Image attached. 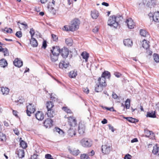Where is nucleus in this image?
Returning a JSON list of instances; mask_svg holds the SVG:
<instances>
[{
	"mask_svg": "<svg viewBox=\"0 0 159 159\" xmlns=\"http://www.w3.org/2000/svg\"><path fill=\"white\" fill-rule=\"evenodd\" d=\"M122 17L120 16L113 15L110 16L107 21L108 25L116 28L119 25V20Z\"/></svg>",
	"mask_w": 159,
	"mask_h": 159,
	"instance_id": "f257e3e1",
	"label": "nucleus"
},
{
	"mask_svg": "<svg viewBox=\"0 0 159 159\" xmlns=\"http://www.w3.org/2000/svg\"><path fill=\"white\" fill-rule=\"evenodd\" d=\"M70 23V25L69 26V30L74 31L79 29L80 21L78 19H75L71 21Z\"/></svg>",
	"mask_w": 159,
	"mask_h": 159,
	"instance_id": "f03ea898",
	"label": "nucleus"
},
{
	"mask_svg": "<svg viewBox=\"0 0 159 159\" xmlns=\"http://www.w3.org/2000/svg\"><path fill=\"white\" fill-rule=\"evenodd\" d=\"M80 143L84 147L89 148L92 146L93 143L91 139L87 138H84L80 141Z\"/></svg>",
	"mask_w": 159,
	"mask_h": 159,
	"instance_id": "7ed1b4c3",
	"label": "nucleus"
},
{
	"mask_svg": "<svg viewBox=\"0 0 159 159\" xmlns=\"http://www.w3.org/2000/svg\"><path fill=\"white\" fill-rule=\"evenodd\" d=\"M112 147L110 144H105L102 146V151L103 153L107 154L110 152Z\"/></svg>",
	"mask_w": 159,
	"mask_h": 159,
	"instance_id": "20e7f679",
	"label": "nucleus"
},
{
	"mask_svg": "<svg viewBox=\"0 0 159 159\" xmlns=\"http://www.w3.org/2000/svg\"><path fill=\"white\" fill-rule=\"evenodd\" d=\"M35 111V107L32 103H29L27 106L26 113L29 116H31V114L34 113Z\"/></svg>",
	"mask_w": 159,
	"mask_h": 159,
	"instance_id": "39448f33",
	"label": "nucleus"
},
{
	"mask_svg": "<svg viewBox=\"0 0 159 159\" xmlns=\"http://www.w3.org/2000/svg\"><path fill=\"white\" fill-rule=\"evenodd\" d=\"M143 3L145 6L152 8L155 5L156 2L155 0H143Z\"/></svg>",
	"mask_w": 159,
	"mask_h": 159,
	"instance_id": "423d86ee",
	"label": "nucleus"
},
{
	"mask_svg": "<svg viewBox=\"0 0 159 159\" xmlns=\"http://www.w3.org/2000/svg\"><path fill=\"white\" fill-rule=\"evenodd\" d=\"M60 53L62 57L64 58H67L69 54V49L66 48L64 47L60 50Z\"/></svg>",
	"mask_w": 159,
	"mask_h": 159,
	"instance_id": "0eeeda50",
	"label": "nucleus"
},
{
	"mask_svg": "<svg viewBox=\"0 0 159 159\" xmlns=\"http://www.w3.org/2000/svg\"><path fill=\"white\" fill-rule=\"evenodd\" d=\"M144 133L146 137L151 139L154 138L155 134L152 131H150L148 129H144Z\"/></svg>",
	"mask_w": 159,
	"mask_h": 159,
	"instance_id": "6e6552de",
	"label": "nucleus"
},
{
	"mask_svg": "<svg viewBox=\"0 0 159 159\" xmlns=\"http://www.w3.org/2000/svg\"><path fill=\"white\" fill-rule=\"evenodd\" d=\"M68 118V122L70 126L74 127L77 125L76 119L73 116H70Z\"/></svg>",
	"mask_w": 159,
	"mask_h": 159,
	"instance_id": "1a4fd4ad",
	"label": "nucleus"
},
{
	"mask_svg": "<svg viewBox=\"0 0 159 159\" xmlns=\"http://www.w3.org/2000/svg\"><path fill=\"white\" fill-rule=\"evenodd\" d=\"M53 121L51 119L48 118L44 122L43 124L46 128H50L52 125Z\"/></svg>",
	"mask_w": 159,
	"mask_h": 159,
	"instance_id": "9d476101",
	"label": "nucleus"
},
{
	"mask_svg": "<svg viewBox=\"0 0 159 159\" xmlns=\"http://www.w3.org/2000/svg\"><path fill=\"white\" fill-rule=\"evenodd\" d=\"M60 50L59 47L55 46L52 47V49L51 50V51L52 53L59 55L61 52Z\"/></svg>",
	"mask_w": 159,
	"mask_h": 159,
	"instance_id": "9b49d317",
	"label": "nucleus"
},
{
	"mask_svg": "<svg viewBox=\"0 0 159 159\" xmlns=\"http://www.w3.org/2000/svg\"><path fill=\"white\" fill-rule=\"evenodd\" d=\"M17 154L20 158H22L25 156V152L23 149H17L16 152Z\"/></svg>",
	"mask_w": 159,
	"mask_h": 159,
	"instance_id": "f8f14e48",
	"label": "nucleus"
},
{
	"mask_svg": "<svg viewBox=\"0 0 159 159\" xmlns=\"http://www.w3.org/2000/svg\"><path fill=\"white\" fill-rule=\"evenodd\" d=\"M13 64L15 66L20 68L23 65V62L20 59L17 58L14 60Z\"/></svg>",
	"mask_w": 159,
	"mask_h": 159,
	"instance_id": "ddd939ff",
	"label": "nucleus"
},
{
	"mask_svg": "<svg viewBox=\"0 0 159 159\" xmlns=\"http://www.w3.org/2000/svg\"><path fill=\"white\" fill-rule=\"evenodd\" d=\"M126 23L127 24V26L129 29H132L134 28V23L131 18H129L127 19Z\"/></svg>",
	"mask_w": 159,
	"mask_h": 159,
	"instance_id": "4468645a",
	"label": "nucleus"
},
{
	"mask_svg": "<svg viewBox=\"0 0 159 159\" xmlns=\"http://www.w3.org/2000/svg\"><path fill=\"white\" fill-rule=\"evenodd\" d=\"M36 118L39 120H42L44 117L43 113L42 111H38L35 114Z\"/></svg>",
	"mask_w": 159,
	"mask_h": 159,
	"instance_id": "2eb2a0df",
	"label": "nucleus"
},
{
	"mask_svg": "<svg viewBox=\"0 0 159 159\" xmlns=\"http://www.w3.org/2000/svg\"><path fill=\"white\" fill-rule=\"evenodd\" d=\"M68 62H65L64 61H61L59 64V68L62 69L66 68L69 66Z\"/></svg>",
	"mask_w": 159,
	"mask_h": 159,
	"instance_id": "dca6fc26",
	"label": "nucleus"
},
{
	"mask_svg": "<svg viewBox=\"0 0 159 159\" xmlns=\"http://www.w3.org/2000/svg\"><path fill=\"white\" fill-rule=\"evenodd\" d=\"M98 84L101 85L105 87L107 84L106 82L105 78L103 77H100L98 80Z\"/></svg>",
	"mask_w": 159,
	"mask_h": 159,
	"instance_id": "f3484780",
	"label": "nucleus"
},
{
	"mask_svg": "<svg viewBox=\"0 0 159 159\" xmlns=\"http://www.w3.org/2000/svg\"><path fill=\"white\" fill-rule=\"evenodd\" d=\"M78 131L80 134L81 135H83L85 133V126L82 124L79 125L78 127Z\"/></svg>",
	"mask_w": 159,
	"mask_h": 159,
	"instance_id": "a211bd4d",
	"label": "nucleus"
},
{
	"mask_svg": "<svg viewBox=\"0 0 159 159\" xmlns=\"http://www.w3.org/2000/svg\"><path fill=\"white\" fill-rule=\"evenodd\" d=\"M124 44L125 46L131 47L133 45L132 41L129 39H125L124 41Z\"/></svg>",
	"mask_w": 159,
	"mask_h": 159,
	"instance_id": "6ab92c4d",
	"label": "nucleus"
},
{
	"mask_svg": "<svg viewBox=\"0 0 159 159\" xmlns=\"http://www.w3.org/2000/svg\"><path fill=\"white\" fill-rule=\"evenodd\" d=\"M153 20L157 22H159V12H155L152 16Z\"/></svg>",
	"mask_w": 159,
	"mask_h": 159,
	"instance_id": "aec40b11",
	"label": "nucleus"
},
{
	"mask_svg": "<svg viewBox=\"0 0 159 159\" xmlns=\"http://www.w3.org/2000/svg\"><path fill=\"white\" fill-rule=\"evenodd\" d=\"M110 77L111 74L110 72L107 71H105L102 73L101 77L105 78L106 80V78L109 79Z\"/></svg>",
	"mask_w": 159,
	"mask_h": 159,
	"instance_id": "412c9836",
	"label": "nucleus"
},
{
	"mask_svg": "<svg viewBox=\"0 0 159 159\" xmlns=\"http://www.w3.org/2000/svg\"><path fill=\"white\" fill-rule=\"evenodd\" d=\"M104 87L97 83L95 87V90L96 92H101Z\"/></svg>",
	"mask_w": 159,
	"mask_h": 159,
	"instance_id": "4be33fe9",
	"label": "nucleus"
},
{
	"mask_svg": "<svg viewBox=\"0 0 159 159\" xmlns=\"http://www.w3.org/2000/svg\"><path fill=\"white\" fill-rule=\"evenodd\" d=\"M98 11L96 10H94L91 11V16L93 19H96L99 16Z\"/></svg>",
	"mask_w": 159,
	"mask_h": 159,
	"instance_id": "5701e85b",
	"label": "nucleus"
},
{
	"mask_svg": "<svg viewBox=\"0 0 159 159\" xmlns=\"http://www.w3.org/2000/svg\"><path fill=\"white\" fill-rule=\"evenodd\" d=\"M59 55L52 53L50 55L51 60L52 62H55L58 59Z\"/></svg>",
	"mask_w": 159,
	"mask_h": 159,
	"instance_id": "b1692460",
	"label": "nucleus"
},
{
	"mask_svg": "<svg viewBox=\"0 0 159 159\" xmlns=\"http://www.w3.org/2000/svg\"><path fill=\"white\" fill-rule=\"evenodd\" d=\"M30 43L31 46L34 47H36L38 46L37 41L34 37L31 38L30 41Z\"/></svg>",
	"mask_w": 159,
	"mask_h": 159,
	"instance_id": "393cba45",
	"label": "nucleus"
},
{
	"mask_svg": "<svg viewBox=\"0 0 159 159\" xmlns=\"http://www.w3.org/2000/svg\"><path fill=\"white\" fill-rule=\"evenodd\" d=\"M68 135L71 137H73L76 135L75 130L73 129L70 128V129L68 132Z\"/></svg>",
	"mask_w": 159,
	"mask_h": 159,
	"instance_id": "a878e982",
	"label": "nucleus"
},
{
	"mask_svg": "<svg viewBox=\"0 0 159 159\" xmlns=\"http://www.w3.org/2000/svg\"><path fill=\"white\" fill-rule=\"evenodd\" d=\"M54 106L53 103L51 101H48L46 104V107L47 110H52V108Z\"/></svg>",
	"mask_w": 159,
	"mask_h": 159,
	"instance_id": "bb28decb",
	"label": "nucleus"
},
{
	"mask_svg": "<svg viewBox=\"0 0 159 159\" xmlns=\"http://www.w3.org/2000/svg\"><path fill=\"white\" fill-rule=\"evenodd\" d=\"M7 61L5 59H2L0 60V66L1 67L5 68L7 66Z\"/></svg>",
	"mask_w": 159,
	"mask_h": 159,
	"instance_id": "cd10ccee",
	"label": "nucleus"
},
{
	"mask_svg": "<svg viewBox=\"0 0 159 159\" xmlns=\"http://www.w3.org/2000/svg\"><path fill=\"white\" fill-rule=\"evenodd\" d=\"M69 150L71 154L75 156H77L80 153V152L78 149H69Z\"/></svg>",
	"mask_w": 159,
	"mask_h": 159,
	"instance_id": "c85d7f7f",
	"label": "nucleus"
},
{
	"mask_svg": "<svg viewBox=\"0 0 159 159\" xmlns=\"http://www.w3.org/2000/svg\"><path fill=\"white\" fill-rule=\"evenodd\" d=\"M81 55L83 58L85 60V61L87 62L89 56V53L86 52H84L81 53Z\"/></svg>",
	"mask_w": 159,
	"mask_h": 159,
	"instance_id": "c756f323",
	"label": "nucleus"
},
{
	"mask_svg": "<svg viewBox=\"0 0 159 159\" xmlns=\"http://www.w3.org/2000/svg\"><path fill=\"white\" fill-rule=\"evenodd\" d=\"M47 114L48 117H52L55 115V112L53 110H47Z\"/></svg>",
	"mask_w": 159,
	"mask_h": 159,
	"instance_id": "7c9ffc66",
	"label": "nucleus"
},
{
	"mask_svg": "<svg viewBox=\"0 0 159 159\" xmlns=\"http://www.w3.org/2000/svg\"><path fill=\"white\" fill-rule=\"evenodd\" d=\"M1 91L3 95H7L9 92V89L7 87H2L1 88Z\"/></svg>",
	"mask_w": 159,
	"mask_h": 159,
	"instance_id": "2f4dec72",
	"label": "nucleus"
},
{
	"mask_svg": "<svg viewBox=\"0 0 159 159\" xmlns=\"http://www.w3.org/2000/svg\"><path fill=\"white\" fill-rule=\"evenodd\" d=\"M7 138L6 135L3 133L0 132V141L4 142L6 141Z\"/></svg>",
	"mask_w": 159,
	"mask_h": 159,
	"instance_id": "473e14b6",
	"label": "nucleus"
},
{
	"mask_svg": "<svg viewBox=\"0 0 159 159\" xmlns=\"http://www.w3.org/2000/svg\"><path fill=\"white\" fill-rule=\"evenodd\" d=\"M149 42H147L146 40H144L143 41L142 46L143 48L146 49H148L149 48V45L148 44Z\"/></svg>",
	"mask_w": 159,
	"mask_h": 159,
	"instance_id": "72a5a7b5",
	"label": "nucleus"
},
{
	"mask_svg": "<svg viewBox=\"0 0 159 159\" xmlns=\"http://www.w3.org/2000/svg\"><path fill=\"white\" fill-rule=\"evenodd\" d=\"M147 116L151 118H155L156 115L155 111H152L151 112H148L147 113Z\"/></svg>",
	"mask_w": 159,
	"mask_h": 159,
	"instance_id": "f704fd0d",
	"label": "nucleus"
},
{
	"mask_svg": "<svg viewBox=\"0 0 159 159\" xmlns=\"http://www.w3.org/2000/svg\"><path fill=\"white\" fill-rule=\"evenodd\" d=\"M153 148L152 152L154 154H156L158 152L159 147L156 144L155 146L153 147Z\"/></svg>",
	"mask_w": 159,
	"mask_h": 159,
	"instance_id": "c9c22d12",
	"label": "nucleus"
},
{
	"mask_svg": "<svg viewBox=\"0 0 159 159\" xmlns=\"http://www.w3.org/2000/svg\"><path fill=\"white\" fill-rule=\"evenodd\" d=\"M20 145L23 148L25 149L27 147V144L23 140H21L20 141Z\"/></svg>",
	"mask_w": 159,
	"mask_h": 159,
	"instance_id": "e433bc0d",
	"label": "nucleus"
},
{
	"mask_svg": "<svg viewBox=\"0 0 159 159\" xmlns=\"http://www.w3.org/2000/svg\"><path fill=\"white\" fill-rule=\"evenodd\" d=\"M140 34L141 36L143 37H146L147 35H148L147 32L146 30L142 29L140 30Z\"/></svg>",
	"mask_w": 159,
	"mask_h": 159,
	"instance_id": "4c0bfd02",
	"label": "nucleus"
},
{
	"mask_svg": "<svg viewBox=\"0 0 159 159\" xmlns=\"http://www.w3.org/2000/svg\"><path fill=\"white\" fill-rule=\"evenodd\" d=\"M77 75L76 72L74 71H71L69 73V76L70 78H74Z\"/></svg>",
	"mask_w": 159,
	"mask_h": 159,
	"instance_id": "58836bf2",
	"label": "nucleus"
},
{
	"mask_svg": "<svg viewBox=\"0 0 159 159\" xmlns=\"http://www.w3.org/2000/svg\"><path fill=\"white\" fill-rule=\"evenodd\" d=\"M48 11L52 14L55 15L56 13V11L54 8L51 6L49 5L48 7Z\"/></svg>",
	"mask_w": 159,
	"mask_h": 159,
	"instance_id": "ea45409f",
	"label": "nucleus"
},
{
	"mask_svg": "<svg viewBox=\"0 0 159 159\" xmlns=\"http://www.w3.org/2000/svg\"><path fill=\"white\" fill-rule=\"evenodd\" d=\"M130 99H127L125 102V106L126 109H129L130 107Z\"/></svg>",
	"mask_w": 159,
	"mask_h": 159,
	"instance_id": "a19ab883",
	"label": "nucleus"
},
{
	"mask_svg": "<svg viewBox=\"0 0 159 159\" xmlns=\"http://www.w3.org/2000/svg\"><path fill=\"white\" fill-rule=\"evenodd\" d=\"M154 59L156 62H159V56L157 53H154L153 55Z\"/></svg>",
	"mask_w": 159,
	"mask_h": 159,
	"instance_id": "79ce46f5",
	"label": "nucleus"
},
{
	"mask_svg": "<svg viewBox=\"0 0 159 159\" xmlns=\"http://www.w3.org/2000/svg\"><path fill=\"white\" fill-rule=\"evenodd\" d=\"M2 52L4 54V55L5 56H8L9 55V51L6 48H4Z\"/></svg>",
	"mask_w": 159,
	"mask_h": 159,
	"instance_id": "37998d69",
	"label": "nucleus"
},
{
	"mask_svg": "<svg viewBox=\"0 0 159 159\" xmlns=\"http://www.w3.org/2000/svg\"><path fill=\"white\" fill-rule=\"evenodd\" d=\"M18 24L20 23L21 25H23V28L25 29H27L28 28V26L27 24H26V23L24 22L22 23H20L19 21H18L17 23ZM18 25H19L18 24Z\"/></svg>",
	"mask_w": 159,
	"mask_h": 159,
	"instance_id": "c03bdc74",
	"label": "nucleus"
},
{
	"mask_svg": "<svg viewBox=\"0 0 159 159\" xmlns=\"http://www.w3.org/2000/svg\"><path fill=\"white\" fill-rule=\"evenodd\" d=\"M62 109L64 111L66 112L67 113H71L72 112L70 109L68 108L67 107H63L62 108Z\"/></svg>",
	"mask_w": 159,
	"mask_h": 159,
	"instance_id": "a18cd8bd",
	"label": "nucleus"
},
{
	"mask_svg": "<svg viewBox=\"0 0 159 159\" xmlns=\"http://www.w3.org/2000/svg\"><path fill=\"white\" fill-rule=\"evenodd\" d=\"M80 158L81 159H90L88 155L85 154H83L81 155Z\"/></svg>",
	"mask_w": 159,
	"mask_h": 159,
	"instance_id": "49530a36",
	"label": "nucleus"
},
{
	"mask_svg": "<svg viewBox=\"0 0 159 159\" xmlns=\"http://www.w3.org/2000/svg\"><path fill=\"white\" fill-rule=\"evenodd\" d=\"M138 121L137 119L133 118L131 117H130V120H129V122L132 123L137 122Z\"/></svg>",
	"mask_w": 159,
	"mask_h": 159,
	"instance_id": "de8ad7c7",
	"label": "nucleus"
},
{
	"mask_svg": "<svg viewBox=\"0 0 159 159\" xmlns=\"http://www.w3.org/2000/svg\"><path fill=\"white\" fill-rule=\"evenodd\" d=\"M30 33L31 35V38H33V36L35 34V31L33 28L30 29Z\"/></svg>",
	"mask_w": 159,
	"mask_h": 159,
	"instance_id": "09e8293b",
	"label": "nucleus"
},
{
	"mask_svg": "<svg viewBox=\"0 0 159 159\" xmlns=\"http://www.w3.org/2000/svg\"><path fill=\"white\" fill-rule=\"evenodd\" d=\"M51 36L53 41H57L58 37L57 35L54 34H52Z\"/></svg>",
	"mask_w": 159,
	"mask_h": 159,
	"instance_id": "8fccbe9b",
	"label": "nucleus"
},
{
	"mask_svg": "<svg viewBox=\"0 0 159 159\" xmlns=\"http://www.w3.org/2000/svg\"><path fill=\"white\" fill-rule=\"evenodd\" d=\"M16 35L19 38H20L22 36V33L20 31H17L16 34Z\"/></svg>",
	"mask_w": 159,
	"mask_h": 159,
	"instance_id": "3c124183",
	"label": "nucleus"
},
{
	"mask_svg": "<svg viewBox=\"0 0 159 159\" xmlns=\"http://www.w3.org/2000/svg\"><path fill=\"white\" fill-rule=\"evenodd\" d=\"M4 31H6L7 33H11L12 32V30L10 28H6L4 29Z\"/></svg>",
	"mask_w": 159,
	"mask_h": 159,
	"instance_id": "603ef678",
	"label": "nucleus"
},
{
	"mask_svg": "<svg viewBox=\"0 0 159 159\" xmlns=\"http://www.w3.org/2000/svg\"><path fill=\"white\" fill-rule=\"evenodd\" d=\"M45 157L46 159H54L52 155L49 154H47L45 155Z\"/></svg>",
	"mask_w": 159,
	"mask_h": 159,
	"instance_id": "864d4df0",
	"label": "nucleus"
},
{
	"mask_svg": "<svg viewBox=\"0 0 159 159\" xmlns=\"http://www.w3.org/2000/svg\"><path fill=\"white\" fill-rule=\"evenodd\" d=\"M62 30L64 31H68L69 30V28H68V27L67 25H65L63 28H62Z\"/></svg>",
	"mask_w": 159,
	"mask_h": 159,
	"instance_id": "5fc2aeb1",
	"label": "nucleus"
},
{
	"mask_svg": "<svg viewBox=\"0 0 159 159\" xmlns=\"http://www.w3.org/2000/svg\"><path fill=\"white\" fill-rule=\"evenodd\" d=\"M83 90L84 92L86 94H88L89 93V90L88 88H84L83 89Z\"/></svg>",
	"mask_w": 159,
	"mask_h": 159,
	"instance_id": "6e6d98bb",
	"label": "nucleus"
},
{
	"mask_svg": "<svg viewBox=\"0 0 159 159\" xmlns=\"http://www.w3.org/2000/svg\"><path fill=\"white\" fill-rule=\"evenodd\" d=\"M13 131L14 133L17 135H19L20 134L19 132V131L18 129L17 128H15L13 129Z\"/></svg>",
	"mask_w": 159,
	"mask_h": 159,
	"instance_id": "4d7b16f0",
	"label": "nucleus"
},
{
	"mask_svg": "<svg viewBox=\"0 0 159 159\" xmlns=\"http://www.w3.org/2000/svg\"><path fill=\"white\" fill-rule=\"evenodd\" d=\"M55 129L56 131L60 134H61V132H62V133H63V131L60 128L57 127H55Z\"/></svg>",
	"mask_w": 159,
	"mask_h": 159,
	"instance_id": "13d9d810",
	"label": "nucleus"
},
{
	"mask_svg": "<svg viewBox=\"0 0 159 159\" xmlns=\"http://www.w3.org/2000/svg\"><path fill=\"white\" fill-rule=\"evenodd\" d=\"M99 28L98 26H96L93 29V31L94 33H97L98 31Z\"/></svg>",
	"mask_w": 159,
	"mask_h": 159,
	"instance_id": "bf43d9fd",
	"label": "nucleus"
},
{
	"mask_svg": "<svg viewBox=\"0 0 159 159\" xmlns=\"http://www.w3.org/2000/svg\"><path fill=\"white\" fill-rule=\"evenodd\" d=\"M47 46L46 41L44 40L43 43L42 45V47H43L45 49Z\"/></svg>",
	"mask_w": 159,
	"mask_h": 159,
	"instance_id": "052dcab7",
	"label": "nucleus"
},
{
	"mask_svg": "<svg viewBox=\"0 0 159 159\" xmlns=\"http://www.w3.org/2000/svg\"><path fill=\"white\" fill-rule=\"evenodd\" d=\"M37 154H34L33 155L31 156V159H37Z\"/></svg>",
	"mask_w": 159,
	"mask_h": 159,
	"instance_id": "680f3d73",
	"label": "nucleus"
},
{
	"mask_svg": "<svg viewBox=\"0 0 159 159\" xmlns=\"http://www.w3.org/2000/svg\"><path fill=\"white\" fill-rule=\"evenodd\" d=\"M108 126L109 129L111 130L112 132H113L114 131V128L113 126H111L110 124L108 125Z\"/></svg>",
	"mask_w": 159,
	"mask_h": 159,
	"instance_id": "e2e57ef3",
	"label": "nucleus"
},
{
	"mask_svg": "<svg viewBox=\"0 0 159 159\" xmlns=\"http://www.w3.org/2000/svg\"><path fill=\"white\" fill-rule=\"evenodd\" d=\"M114 75L116 77L118 78L120 77L121 75L120 73L117 72H115L114 74Z\"/></svg>",
	"mask_w": 159,
	"mask_h": 159,
	"instance_id": "0e129e2a",
	"label": "nucleus"
},
{
	"mask_svg": "<svg viewBox=\"0 0 159 159\" xmlns=\"http://www.w3.org/2000/svg\"><path fill=\"white\" fill-rule=\"evenodd\" d=\"M112 95V97L113 98H114L115 99L117 98V96L115 93L114 92H113Z\"/></svg>",
	"mask_w": 159,
	"mask_h": 159,
	"instance_id": "69168bd1",
	"label": "nucleus"
},
{
	"mask_svg": "<svg viewBox=\"0 0 159 159\" xmlns=\"http://www.w3.org/2000/svg\"><path fill=\"white\" fill-rule=\"evenodd\" d=\"M94 152L93 150H92L91 152L89 153V155L90 156H93L94 154Z\"/></svg>",
	"mask_w": 159,
	"mask_h": 159,
	"instance_id": "338daca9",
	"label": "nucleus"
},
{
	"mask_svg": "<svg viewBox=\"0 0 159 159\" xmlns=\"http://www.w3.org/2000/svg\"><path fill=\"white\" fill-rule=\"evenodd\" d=\"M138 139L136 138H134V139H132L131 140V142L132 143H133L134 142H138Z\"/></svg>",
	"mask_w": 159,
	"mask_h": 159,
	"instance_id": "774afa93",
	"label": "nucleus"
}]
</instances>
